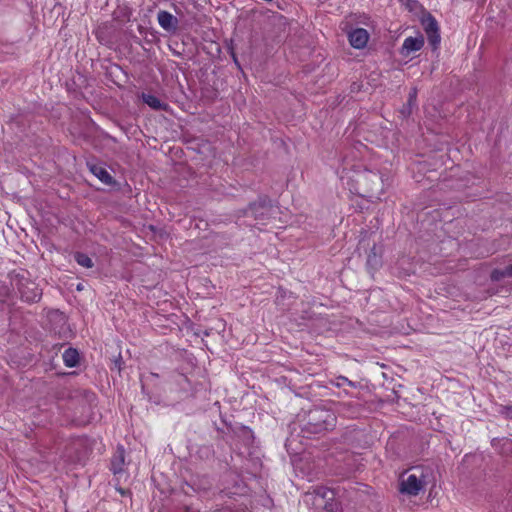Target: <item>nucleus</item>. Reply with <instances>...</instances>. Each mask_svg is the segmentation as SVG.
<instances>
[{
	"mask_svg": "<svg viewBox=\"0 0 512 512\" xmlns=\"http://www.w3.org/2000/svg\"><path fill=\"white\" fill-rule=\"evenodd\" d=\"M336 423L335 413L322 406H314L305 412L300 419L301 432L307 438L324 435L334 430Z\"/></svg>",
	"mask_w": 512,
	"mask_h": 512,
	"instance_id": "1",
	"label": "nucleus"
},
{
	"mask_svg": "<svg viewBox=\"0 0 512 512\" xmlns=\"http://www.w3.org/2000/svg\"><path fill=\"white\" fill-rule=\"evenodd\" d=\"M412 473H403L399 478L398 491L408 496H417L425 486L433 482V472L430 467L422 465L411 468Z\"/></svg>",
	"mask_w": 512,
	"mask_h": 512,
	"instance_id": "2",
	"label": "nucleus"
},
{
	"mask_svg": "<svg viewBox=\"0 0 512 512\" xmlns=\"http://www.w3.org/2000/svg\"><path fill=\"white\" fill-rule=\"evenodd\" d=\"M277 212L272 199L267 195H260L255 201L250 202L244 209L237 211V217L252 218L256 224H266Z\"/></svg>",
	"mask_w": 512,
	"mask_h": 512,
	"instance_id": "3",
	"label": "nucleus"
},
{
	"mask_svg": "<svg viewBox=\"0 0 512 512\" xmlns=\"http://www.w3.org/2000/svg\"><path fill=\"white\" fill-rule=\"evenodd\" d=\"M15 287L20 299L28 304L38 303L42 298V289L28 277L17 274L15 276Z\"/></svg>",
	"mask_w": 512,
	"mask_h": 512,
	"instance_id": "4",
	"label": "nucleus"
},
{
	"mask_svg": "<svg viewBox=\"0 0 512 512\" xmlns=\"http://www.w3.org/2000/svg\"><path fill=\"white\" fill-rule=\"evenodd\" d=\"M222 423L228 429V433H232V444L233 442H237L246 448H250L253 446L255 441V435L250 427L238 423L232 424L231 422H227L225 419H222Z\"/></svg>",
	"mask_w": 512,
	"mask_h": 512,
	"instance_id": "5",
	"label": "nucleus"
},
{
	"mask_svg": "<svg viewBox=\"0 0 512 512\" xmlns=\"http://www.w3.org/2000/svg\"><path fill=\"white\" fill-rule=\"evenodd\" d=\"M421 24L432 49L437 50L441 41L440 29L437 20L430 12H425L421 17Z\"/></svg>",
	"mask_w": 512,
	"mask_h": 512,
	"instance_id": "6",
	"label": "nucleus"
},
{
	"mask_svg": "<svg viewBox=\"0 0 512 512\" xmlns=\"http://www.w3.org/2000/svg\"><path fill=\"white\" fill-rule=\"evenodd\" d=\"M90 172L96 176L102 183L110 187L111 190H120V183H118L113 176L102 166L97 164H89Z\"/></svg>",
	"mask_w": 512,
	"mask_h": 512,
	"instance_id": "7",
	"label": "nucleus"
},
{
	"mask_svg": "<svg viewBox=\"0 0 512 512\" xmlns=\"http://www.w3.org/2000/svg\"><path fill=\"white\" fill-rule=\"evenodd\" d=\"M350 45L355 49H363L369 40V33L364 28H355L348 33Z\"/></svg>",
	"mask_w": 512,
	"mask_h": 512,
	"instance_id": "8",
	"label": "nucleus"
},
{
	"mask_svg": "<svg viewBox=\"0 0 512 512\" xmlns=\"http://www.w3.org/2000/svg\"><path fill=\"white\" fill-rule=\"evenodd\" d=\"M424 46V37L423 35H418L417 37H407L403 45L400 49V54L404 57H407L412 52L419 51Z\"/></svg>",
	"mask_w": 512,
	"mask_h": 512,
	"instance_id": "9",
	"label": "nucleus"
},
{
	"mask_svg": "<svg viewBox=\"0 0 512 512\" xmlns=\"http://www.w3.org/2000/svg\"><path fill=\"white\" fill-rule=\"evenodd\" d=\"M125 466V449L124 446L117 445L116 451L113 454L110 462V470L114 475L124 472Z\"/></svg>",
	"mask_w": 512,
	"mask_h": 512,
	"instance_id": "10",
	"label": "nucleus"
},
{
	"mask_svg": "<svg viewBox=\"0 0 512 512\" xmlns=\"http://www.w3.org/2000/svg\"><path fill=\"white\" fill-rule=\"evenodd\" d=\"M157 18L159 25L167 32H175L177 30L179 21L168 11H159Z\"/></svg>",
	"mask_w": 512,
	"mask_h": 512,
	"instance_id": "11",
	"label": "nucleus"
},
{
	"mask_svg": "<svg viewBox=\"0 0 512 512\" xmlns=\"http://www.w3.org/2000/svg\"><path fill=\"white\" fill-rule=\"evenodd\" d=\"M313 501L312 504L315 508H319V506H323V503L327 500H332L335 497V493L332 489L327 487H317L313 491Z\"/></svg>",
	"mask_w": 512,
	"mask_h": 512,
	"instance_id": "12",
	"label": "nucleus"
},
{
	"mask_svg": "<svg viewBox=\"0 0 512 512\" xmlns=\"http://www.w3.org/2000/svg\"><path fill=\"white\" fill-rule=\"evenodd\" d=\"M382 265V255L381 252L378 251L376 244L370 249V252L367 257L366 266L368 270L373 273L378 270Z\"/></svg>",
	"mask_w": 512,
	"mask_h": 512,
	"instance_id": "13",
	"label": "nucleus"
},
{
	"mask_svg": "<svg viewBox=\"0 0 512 512\" xmlns=\"http://www.w3.org/2000/svg\"><path fill=\"white\" fill-rule=\"evenodd\" d=\"M141 99L143 103L147 104L151 109L155 111H168L169 105L161 101L157 96L153 94L142 93Z\"/></svg>",
	"mask_w": 512,
	"mask_h": 512,
	"instance_id": "14",
	"label": "nucleus"
},
{
	"mask_svg": "<svg viewBox=\"0 0 512 512\" xmlns=\"http://www.w3.org/2000/svg\"><path fill=\"white\" fill-rule=\"evenodd\" d=\"M417 93L418 90L416 87L411 88L407 103L403 105V107L400 109V114L403 118H408L411 114L413 109L416 107V101H417Z\"/></svg>",
	"mask_w": 512,
	"mask_h": 512,
	"instance_id": "15",
	"label": "nucleus"
},
{
	"mask_svg": "<svg viewBox=\"0 0 512 512\" xmlns=\"http://www.w3.org/2000/svg\"><path fill=\"white\" fill-rule=\"evenodd\" d=\"M62 358L67 367L73 368L79 364L80 356L77 349L69 347L64 351Z\"/></svg>",
	"mask_w": 512,
	"mask_h": 512,
	"instance_id": "16",
	"label": "nucleus"
},
{
	"mask_svg": "<svg viewBox=\"0 0 512 512\" xmlns=\"http://www.w3.org/2000/svg\"><path fill=\"white\" fill-rule=\"evenodd\" d=\"M505 278H512V264L504 268H495L490 273V280L492 282H499Z\"/></svg>",
	"mask_w": 512,
	"mask_h": 512,
	"instance_id": "17",
	"label": "nucleus"
},
{
	"mask_svg": "<svg viewBox=\"0 0 512 512\" xmlns=\"http://www.w3.org/2000/svg\"><path fill=\"white\" fill-rule=\"evenodd\" d=\"M215 429L217 431L216 440L218 442V446H220L221 442H224L231 447L232 446V443H231L232 433H228V429L226 428V426L224 425V428L216 426Z\"/></svg>",
	"mask_w": 512,
	"mask_h": 512,
	"instance_id": "18",
	"label": "nucleus"
},
{
	"mask_svg": "<svg viewBox=\"0 0 512 512\" xmlns=\"http://www.w3.org/2000/svg\"><path fill=\"white\" fill-rule=\"evenodd\" d=\"M108 29H109V26L107 24H102V25L98 26V28L95 31V36L101 44H108L110 42V37L108 35Z\"/></svg>",
	"mask_w": 512,
	"mask_h": 512,
	"instance_id": "19",
	"label": "nucleus"
},
{
	"mask_svg": "<svg viewBox=\"0 0 512 512\" xmlns=\"http://www.w3.org/2000/svg\"><path fill=\"white\" fill-rule=\"evenodd\" d=\"M74 259L77 262V264L85 268H92L94 266L93 260L86 253L75 252Z\"/></svg>",
	"mask_w": 512,
	"mask_h": 512,
	"instance_id": "20",
	"label": "nucleus"
},
{
	"mask_svg": "<svg viewBox=\"0 0 512 512\" xmlns=\"http://www.w3.org/2000/svg\"><path fill=\"white\" fill-rule=\"evenodd\" d=\"M316 509L320 510V512H341L340 503L335 500V497L332 500H327L323 503V506H319Z\"/></svg>",
	"mask_w": 512,
	"mask_h": 512,
	"instance_id": "21",
	"label": "nucleus"
},
{
	"mask_svg": "<svg viewBox=\"0 0 512 512\" xmlns=\"http://www.w3.org/2000/svg\"><path fill=\"white\" fill-rule=\"evenodd\" d=\"M9 295H10L9 287L0 283V304L1 305L6 303Z\"/></svg>",
	"mask_w": 512,
	"mask_h": 512,
	"instance_id": "22",
	"label": "nucleus"
},
{
	"mask_svg": "<svg viewBox=\"0 0 512 512\" xmlns=\"http://www.w3.org/2000/svg\"><path fill=\"white\" fill-rule=\"evenodd\" d=\"M363 181H367L372 184H376L378 186L379 184V176L376 173L368 172L361 176Z\"/></svg>",
	"mask_w": 512,
	"mask_h": 512,
	"instance_id": "23",
	"label": "nucleus"
},
{
	"mask_svg": "<svg viewBox=\"0 0 512 512\" xmlns=\"http://www.w3.org/2000/svg\"><path fill=\"white\" fill-rule=\"evenodd\" d=\"M198 453L200 454L201 457L209 458L210 456L214 455V450L212 449L211 446L204 445L199 448Z\"/></svg>",
	"mask_w": 512,
	"mask_h": 512,
	"instance_id": "24",
	"label": "nucleus"
},
{
	"mask_svg": "<svg viewBox=\"0 0 512 512\" xmlns=\"http://www.w3.org/2000/svg\"><path fill=\"white\" fill-rule=\"evenodd\" d=\"M228 50H229V54H230L231 58L233 59V62L236 65V67L239 70H242L241 64H240V62L238 60L237 54H236V52L234 50V47L232 45H230V46H228Z\"/></svg>",
	"mask_w": 512,
	"mask_h": 512,
	"instance_id": "25",
	"label": "nucleus"
},
{
	"mask_svg": "<svg viewBox=\"0 0 512 512\" xmlns=\"http://www.w3.org/2000/svg\"><path fill=\"white\" fill-rule=\"evenodd\" d=\"M125 34L127 35V37H128L129 39L133 40L136 44L141 45V43H142V39H141L139 36H137V35L134 33V31H133L132 29H129V28H128V29L125 31Z\"/></svg>",
	"mask_w": 512,
	"mask_h": 512,
	"instance_id": "26",
	"label": "nucleus"
},
{
	"mask_svg": "<svg viewBox=\"0 0 512 512\" xmlns=\"http://www.w3.org/2000/svg\"><path fill=\"white\" fill-rule=\"evenodd\" d=\"M113 363H114V367H113V368H111V369H112V370H113V369H117V370H118V372H120V371L122 370V368H123L122 366H123V364H124V361H123L122 356H121V354H120V353H119V354H118V356L113 360Z\"/></svg>",
	"mask_w": 512,
	"mask_h": 512,
	"instance_id": "27",
	"label": "nucleus"
},
{
	"mask_svg": "<svg viewBox=\"0 0 512 512\" xmlns=\"http://www.w3.org/2000/svg\"><path fill=\"white\" fill-rule=\"evenodd\" d=\"M511 412H512V407L511 406H501L500 413L502 415H504L506 418H509V419L512 418Z\"/></svg>",
	"mask_w": 512,
	"mask_h": 512,
	"instance_id": "28",
	"label": "nucleus"
},
{
	"mask_svg": "<svg viewBox=\"0 0 512 512\" xmlns=\"http://www.w3.org/2000/svg\"><path fill=\"white\" fill-rule=\"evenodd\" d=\"M143 39H144L147 43L151 44V43H153V42H154V40L156 39V35H155L154 33H152V32H148V34H145V35L143 36Z\"/></svg>",
	"mask_w": 512,
	"mask_h": 512,
	"instance_id": "29",
	"label": "nucleus"
},
{
	"mask_svg": "<svg viewBox=\"0 0 512 512\" xmlns=\"http://www.w3.org/2000/svg\"><path fill=\"white\" fill-rule=\"evenodd\" d=\"M137 31L138 33L143 37L145 34H148V28L141 25V24H138L137 25Z\"/></svg>",
	"mask_w": 512,
	"mask_h": 512,
	"instance_id": "30",
	"label": "nucleus"
},
{
	"mask_svg": "<svg viewBox=\"0 0 512 512\" xmlns=\"http://www.w3.org/2000/svg\"><path fill=\"white\" fill-rule=\"evenodd\" d=\"M416 4H418V1H416V0L409 1V3H408L409 9L412 10L413 9L412 6L416 5Z\"/></svg>",
	"mask_w": 512,
	"mask_h": 512,
	"instance_id": "31",
	"label": "nucleus"
},
{
	"mask_svg": "<svg viewBox=\"0 0 512 512\" xmlns=\"http://www.w3.org/2000/svg\"><path fill=\"white\" fill-rule=\"evenodd\" d=\"M117 490H118V492H119L121 495H123V496H124V495H126V494H127V492H128V491H126L125 489H123V488H121V487H120V488H117Z\"/></svg>",
	"mask_w": 512,
	"mask_h": 512,
	"instance_id": "32",
	"label": "nucleus"
},
{
	"mask_svg": "<svg viewBox=\"0 0 512 512\" xmlns=\"http://www.w3.org/2000/svg\"><path fill=\"white\" fill-rule=\"evenodd\" d=\"M204 335L205 336H208L209 335V332L207 330L204 331Z\"/></svg>",
	"mask_w": 512,
	"mask_h": 512,
	"instance_id": "33",
	"label": "nucleus"
},
{
	"mask_svg": "<svg viewBox=\"0 0 512 512\" xmlns=\"http://www.w3.org/2000/svg\"><path fill=\"white\" fill-rule=\"evenodd\" d=\"M341 379L344 380V381H348V379L345 378V377H341Z\"/></svg>",
	"mask_w": 512,
	"mask_h": 512,
	"instance_id": "34",
	"label": "nucleus"
}]
</instances>
